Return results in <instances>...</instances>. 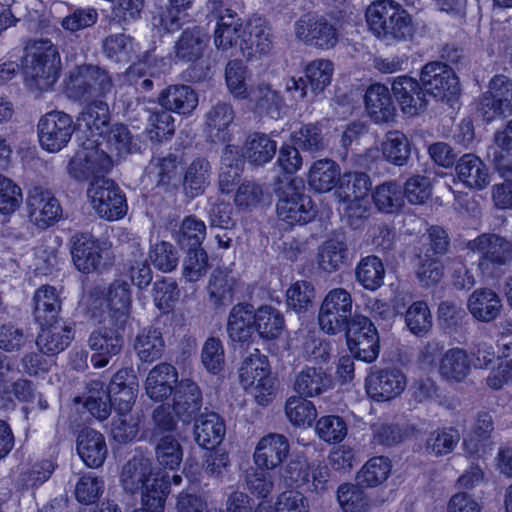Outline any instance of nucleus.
Segmentation results:
<instances>
[{
    "label": "nucleus",
    "instance_id": "obj_1",
    "mask_svg": "<svg viewBox=\"0 0 512 512\" xmlns=\"http://www.w3.org/2000/svg\"><path fill=\"white\" fill-rule=\"evenodd\" d=\"M369 31L386 45L413 39L415 28L412 16L394 0H377L366 9Z\"/></svg>",
    "mask_w": 512,
    "mask_h": 512
},
{
    "label": "nucleus",
    "instance_id": "obj_2",
    "mask_svg": "<svg viewBox=\"0 0 512 512\" xmlns=\"http://www.w3.org/2000/svg\"><path fill=\"white\" fill-rule=\"evenodd\" d=\"M149 458L134 456L122 468L120 482L124 491L141 493L142 505L162 507L169 492V482L159 473H154Z\"/></svg>",
    "mask_w": 512,
    "mask_h": 512
},
{
    "label": "nucleus",
    "instance_id": "obj_3",
    "mask_svg": "<svg viewBox=\"0 0 512 512\" xmlns=\"http://www.w3.org/2000/svg\"><path fill=\"white\" fill-rule=\"evenodd\" d=\"M61 59L50 40L34 41L26 46L24 74L31 90L46 91L57 81Z\"/></svg>",
    "mask_w": 512,
    "mask_h": 512
},
{
    "label": "nucleus",
    "instance_id": "obj_4",
    "mask_svg": "<svg viewBox=\"0 0 512 512\" xmlns=\"http://www.w3.org/2000/svg\"><path fill=\"white\" fill-rule=\"evenodd\" d=\"M71 255L76 268L83 273L102 271L113 265L110 244L90 233H77L71 238Z\"/></svg>",
    "mask_w": 512,
    "mask_h": 512
},
{
    "label": "nucleus",
    "instance_id": "obj_5",
    "mask_svg": "<svg viewBox=\"0 0 512 512\" xmlns=\"http://www.w3.org/2000/svg\"><path fill=\"white\" fill-rule=\"evenodd\" d=\"M114 89L112 78L107 70L92 64L76 66L70 71L67 90L76 99L106 97Z\"/></svg>",
    "mask_w": 512,
    "mask_h": 512
},
{
    "label": "nucleus",
    "instance_id": "obj_6",
    "mask_svg": "<svg viewBox=\"0 0 512 512\" xmlns=\"http://www.w3.org/2000/svg\"><path fill=\"white\" fill-rule=\"evenodd\" d=\"M302 181L293 179L278 189V218L291 225L306 224L314 219L316 210L310 196L303 193Z\"/></svg>",
    "mask_w": 512,
    "mask_h": 512
},
{
    "label": "nucleus",
    "instance_id": "obj_7",
    "mask_svg": "<svg viewBox=\"0 0 512 512\" xmlns=\"http://www.w3.org/2000/svg\"><path fill=\"white\" fill-rule=\"evenodd\" d=\"M239 379L245 389L254 387V396L259 404L265 405L271 400L275 378L270 374L268 358L258 349L243 359Z\"/></svg>",
    "mask_w": 512,
    "mask_h": 512
},
{
    "label": "nucleus",
    "instance_id": "obj_8",
    "mask_svg": "<svg viewBox=\"0 0 512 512\" xmlns=\"http://www.w3.org/2000/svg\"><path fill=\"white\" fill-rule=\"evenodd\" d=\"M467 247L479 254L478 268L483 273L512 264V241L497 233H482Z\"/></svg>",
    "mask_w": 512,
    "mask_h": 512
},
{
    "label": "nucleus",
    "instance_id": "obj_9",
    "mask_svg": "<svg viewBox=\"0 0 512 512\" xmlns=\"http://www.w3.org/2000/svg\"><path fill=\"white\" fill-rule=\"evenodd\" d=\"M352 317V297L343 288H335L325 296L318 315L320 328L327 334L346 331Z\"/></svg>",
    "mask_w": 512,
    "mask_h": 512
},
{
    "label": "nucleus",
    "instance_id": "obj_10",
    "mask_svg": "<svg viewBox=\"0 0 512 512\" xmlns=\"http://www.w3.org/2000/svg\"><path fill=\"white\" fill-rule=\"evenodd\" d=\"M73 118L63 111H50L37 124L39 144L45 151L56 153L67 146L76 129Z\"/></svg>",
    "mask_w": 512,
    "mask_h": 512
},
{
    "label": "nucleus",
    "instance_id": "obj_11",
    "mask_svg": "<svg viewBox=\"0 0 512 512\" xmlns=\"http://www.w3.org/2000/svg\"><path fill=\"white\" fill-rule=\"evenodd\" d=\"M95 212L109 221L122 218L127 212V203L124 193L107 178L92 180L87 190Z\"/></svg>",
    "mask_w": 512,
    "mask_h": 512
},
{
    "label": "nucleus",
    "instance_id": "obj_12",
    "mask_svg": "<svg viewBox=\"0 0 512 512\" xmlns=\"http://www.w3.org/2000/svg\"><path fill=\"white\" fill-rule=\"evenodd\" d=\"M350 351L357 359L374 362L379 355V335L375 325L367 317L355 315L345 331Z\"/></svg>",
    "mask_w": 512,
    "mask_h": 512
},
{
    "label": "nucleus",
    "instance_id": "obj_13",
    "mask_svg": "<svg viewBox=\"0 0 512 512\" xmlns=\"http://www.w3.org/2000/svg\"><path fill=\"white\" fill-rule=\"evenodd\" d=\"M488 91L479 100L478 112L490 122L497 117L512 115V80L504 75H495L489 82Z\"/></svg>",
    "mask_w": 512,
    "mask_h": 512
},
{
    "label": "nucleus",
    "instance_id": "obj_14",
    "mask_svg": "<svg viewBox=\"0 0 512 512\" xmlns=\"http://www.w3.org/2000/svg\"><path fill=\"white\" fill-rule=\"evenodd\" d=\"M407 385L406 375L396 367L374 368L365 381L368 396L377 402L395 399Z\"/></svg>",
    "mask_w": 512,
    "mask_h": 512
},
{
    "label": "nucleus",
    "instance_id": "obj_15",
    "mask_svg": "<svg viewBox=\"0 0 512 512\" xmlns=\"http://www.w3.org/2000/svg\"><path fill=\"white\" fill-rule=\"evenodd\" d=\"M295 36L307 45L332 48L338 42V31L325 17L302 15L294 24Z\"/></svg>",
    "mask_w": 512,
    "mask_h": 512
},
{
    "label": "nucleus",
    "instance_id": "obj_16",
    "mask_svg": "<svg viewBox=\"0 0 512 512\" xmlns=\"http://www.w3.org/2000/svg\"><path fill=\"white\" fill-rule=\"evenodd\" d=\"M421 82L425 92L438 99H450L460 92L454 71L441 62H430L421 71Z\"/></svg>",
    "mask_w": 512,
    "mask_h": 512
},
{
    "label": "nucleus",
    "instance_id": "obj_17",
    "mask_svg": "<svg viewBox=\"0 0 512 512\" xmlns=\"http://www.w3.org/2000/svg\"><path fill=\"white\" fill-rule=\"evenodd\" d=\"M111 168V160L108 155L94 146L83 147L78 150L68 163V174L76 181H87L102 178L101 173Z\"/></svg>",
    "mask_w": 512,
    "mask_h": 512
},
{
    "label": "nucleus",
    "instance_id": "obj_18",
    "mask_svg": "<svg viewBox=\"0 0 512 512\" xmlns=\"http://www.w3.org/2000/svg\"><path fill=\"white\" fill-rule=\"evenodd\" d=\"M26 203L30 220L41 229L48 228L61 217L58 199L41 186H34L28 191Z\"/></svg>",
    "mask_w": 512,
    "mask_h": 512
},
{
    "label": "nucleus",
    "instance_id": "obj_19",
    "mask_svg": "<svg viewBox=\"0 0 512 512\" xmlns=\"http://www.w3.org/2000/svg\"><path fill=\"white\" fill-rule=\"evenodd\" d=\"M172 409L184 424L192 423L202 412L203 393L200 386L189 378H184L174 386Z\"/></svg>",
    "mask_w": 512,
    "mask_h": 512
},
{
    "label": "nucleus",
    "instance_id": "obj_20",
    "mask_svg": "<svg viewBox=\"0 0 512 512\" xmlns=\"http://www.w3.org/2000/svg\"><path fill=\"white\" fill-rule=\"evenodd\" d=\"M236 112L231 103L217 101L205 114V132L210 142L225 143L230 140L229 128L233 124Z\"/></svg>",
    "mask_w": 512,
    "mask_h": 512
},
{
    "label": "nucleus",
    "instance_id": "obj_21",
    "mask_svg": "<svg viewBox=\"0 0 512 512\" xmlns=\"http://www.w3.org/2000/svg\"><path fill=\"white\" fill-rule=\"evenodd\" d=\"M239 46L247 58H252L256 54L269 53L273 47V41L267 21L260 17L250 19L244 27Z\"/></svg>",
    "mask_w": 512,
    "mask_h": 512
},
{
    "label": "nucleus",
    "instance_id": "obj_22",
    "mask_svg": "<svg viewBox=\"0 0 512 512\" xmlns=\"http://www.w3.org/2000/svg\"><path fill=\"white\" fill-rule=\"evenodd\" d=\"M88 345L93 351L97 352V355L91 359L94 366L102 368L108 364L112 356L120 353L124 345V339L119 328L102 327L91 333Z\"/></svg>",
    "mask_w": 512,
    "mask_h": 512
},
{
    "label": "nucleus",
    "instance_id": "obj_23",
    "mask_svg": "<svg viewBox=\"0 0 512 512\" xmlns=\"http://www.w3.org/2000/svg\"><path fill=\"white\" fill-rule=\"evenodd\" d=\"M393 94L402 111L414 116L423 111L427 105L426 94L419 82L408 76H399L392 83Z\"/></svg>",
    "mask_w": 512,
    "mask_h": 512
},
{
    "label": "nucleus",
    "instance_id": "obj_24",
    "mask_svg": "<svg viewBox=\"0 0 512 512\" xmlns=\"http://www.w3.org/2000/svg\"><path fill=\"white\" fill-rule=\"evenodd\" d=\"M289 443L282 434L270 433L262 437L254 452L257 467L270 470L279 466L288 456Z\"/></svg>",
    "mask_w": 512,
    "mask_h": 512
},
{
    "label": "nucleus",
    "instance_id": "obj_25",
    "mask_svg": "<svg viewBox=\"0 0 512 512\" xmlns=\"http://www.w3.org/2000/svg\"><path fill=\"white\" fill-rule=\"evenodd\" d=\"M177 383V369L167 362H162L149 371L145 380V391L150 399L162 402L173 395Z\"/></svg>",
    "mask_w": 512,
    "mask_h": 512
},
{
    "label": "nucleus",
    "instance_id": "obj_26",
    "mask_svg": "<svg viewBox=\"0 0 512 512\" xmlns=\"http://www.w3.org/2000/svg\"><path fill=\"white\" fill-rule=\"evenodd\" d=\"M76 450L85 465L90 468L101 467L108 455L104 435L88 427L78 433Z\"/></svg>",
    "mask_w": 512,
    "mask_h": 512
},
{
    "label": "nucleus",
    "instance_id": "obj_27",
    "mask_svg": "<svg viewBox=\"0 0 512 512\" xmlns=\"http://www.w3.org/2000/svg\"><path fill=\"white\" fill-rule=\"evenodd\" d=\"M158 104L169 112L186 116L198 106V94L189 85H170L160 92Z\"/></svg>",
    "mask_w": 512,
    "mask_h": 512
},
{
    "label": "nucleus",
    "instance_id": "obj_28",
    "mask_svg": "<svg viewBox=\"0 0 512 512\" xmlns=\"http://www.w3.org/2000/svg\"><path fill=\"white\" fill-rule=\"evenodd\" d=\"M193 422L194 437L199 446L210 450L222 442L226 429L223 420L217 413L210 412L205 408L204 412Z\"/></svg>",
    "mask_w": 512,
    "mask_h": 512
},
{
    "label": "nucleus",
    "instance_id": "obj_29",
    "mask_svg": "<svg viewBox=\"0 0 512 512\" xmlns=\"http://www.w3.org/2000/svg\"><path fill=\"white\" fill-rule=\"evenodd\" d=\"M461 183L470 189L482 190L490 184V173L486 164L475 154L467 153L455 165Z\"/></svg>",
    "mask_w": 512,
    "mask_h": 512
},
{
    "label": "nucleus",
    "instance_id": "obj_30",
    "mask_svg": "<svg viewBox=\"0 0 512 512\" xmlns=\"http://www.w3.org/2000/svg\"><path fill=\"white\" fill-rule=\"evenodd\" d=\"M472 359L468 352L459 347L445 351L439 362V374L449 383H461L471 373Z\"/></svg>",
    "mask_w": 512,
    "mask_h": 512
},
{
    "label": "nucleus",
    "instance_id": "obj_31",
    "mask_svg": "<svg viewBox=\"0 0 512 512\" xmlns=\"http://www.w3.org/2000/svg\"><path fill=\"white\" fill-rule=\"evenodd\" d=\"M212 166L207 158L196 157L184 169L182 187L186 197L202 195L211 182Z\"/></svg>",
    "mask_w": 512,
    "mask_h": 512
},
{
    "label": "nucleus",
    "instance_id": "obj_32",
    "mask_svg": "<svg viewBox=\"0 0 512 512\" xmlns=\"http://www.w3.org/2000/svg\"><path fill=\"white\" fill-rule=\"evenodd\" d=\"M44 326L47 327L42 329L36 340L40 351L51 356L64 351L74 337L72 327L65 322L58 321L44 324Z\"/></svg>",
    "mask_w": 512,
    "mask_h": 512
},
{
    "label": "nucleus",
    "instance_id": "obj_33",
    "mask_svg": "<svg viewBox=\"0 0 512 512\" xmlns=\"http://www.w3.org/2000/svg\"><path fill=\"white\" fill-rule=\"evenodd\" d=\"M253 305L249 303H238L230 310L227 321V332L233 342L245 343L251 336L254 329Z\"/></svg>",
    "mask_w": 512,
    "mask_h": 512
},
{
    "label": "nucleus",
    "instance_id": "obj_34",
    "mask_svg": "<svg viewBox=\"0 0 512 512\" xmlns=\"http://www.w3.org/2000/svg\"><path fill=\"white\" fill-rule=\"evenodd\" d=\"M467 308L475 319L488 323L499 316L502 302L493 290L481 288L469 296Z\"/></svg>",
    "mask_w": 512,
    "mask_h": 512
},
{
    "label": "nucleus",
    "instance_id": "obj_35",
    "mask_svg": "<svg viewBox=\"0 0 512 512\" xmlns=\"http://www.w3.org/2000/svg\"><path fill=\"white\" fill-rule=\"evenodd\" d=\"M333 381L321 367H305L295 377L294 389L302 397H315L331 389Z\"/></svg>",
    "mask_w": 512,
    "mask_h": 512
},
{
    "label": "nucleus",
    "instance_id": "obj_36",
    "mask_svg": "<svg viewBox=\"0 0 512 512\" xmlns=\"http://www.w3.org/2000/svg\"><path fill=\"white\" fill-rule=\"evenodd\" d=\"M208 41L209 36L200 27L185 29L175 43V56L183 62H194L202 57Z\"/></svg>",
    "mask_w": 512,
    "mask_h": 512
},
{
    "label": "nucleus",
    "instance_id": "obj_37",
    "mask_svg": "<svg viewBox=\"0 0 512 512\" xmlns=\"http://www.w3.org/2000/svg\"><path fill=\"white\" fill-rule=\"evenodd\" d=\"M252 111L261 116L278 119L284 106L280 92L274 90L269 84H260L250 92Z\"/></svg>",
    "mask_w": 512,
    "mask_h": 512
},
{
    "label": "nucleus",
    "instance_id": "obj_38",
    "mask_svg": "<svg viewBox=\"0 0 512 512\" xmlns=\"http://www.w3.org/2000/svg\"><path fill=\"white\" fill-rule=\"evenodd\" d=\"M244 27L241 19L231 9H225L218 16L214 32V44L218 49L228 50L241 42Z\"/></svg>",
    "mask_w": 512,
    "mask_h": 512
},
{
    "label": "nucleus",
    "instance_id": "obj_39",
    "mask_svg": "<svg viewBox=\"0 0 512 512\" xmlns=\"http://www.w3.org/2000/svg\"><path fill=\"white\" fill-rule=\"evenodd\" d=\"M365 107L376 122H387L393 118L395 108L388 87L383 84L371 85L365 93Z\"/></svg>",
    "mask_w": 512,
    "mask_h": 512
},
{
    "label": "nucleus",
    "instance_id": "obj_40",
    "mask_svg": "<svg viewBox=\"0 0 512 512\" xmlns=\"http://www.w3.org/2000/svg\"><path fill=\"white\" fill-rule=\"evenodd\" d=\"M254 330L264 340L280 337L284 328L283 314L272 305H262L254 313Z\"/></svg>",
    "mask_w": 512,
    "mask_h": 512
},
{
    "label": "nucleus",
    "instance_id": "obj_41",
    "mask_svg": "<svg viewBox=\"0 0 512 512\" xmlns=\"http://www.w3.org/2000/svg\"><path fill=\"white\" fill-rule=\"evenodd\" d=\"M236 279L225 270H215L207 286L209 300L215 309L230 305L234 300Z\"/></svg>",
    "mask_w": 512,
    "mask_h": 512
},
{
    "label": "nucleus",
    "instance_id": "obj_42",
    "mask_svg": "<svg viewBox=\"0 0 512 512\" xmlns=\"http://www.w3.org/2000/svg\"><path fill=\"white\" fill-rule=\"evenodd\" d=\"M276 150V141L267 134L256 132L247 137L242 147V155L249 163L261 166L274 157Z\"/></svg>",
    "mask_w": 512,
    "mask_h": 512
},
{
    "label": "nucleus",
    "instance_id": "obj_43",
    "mask_svg": "<svg viewBox=\"0 0 512 512\" xmlns=\"http://www.w3.org/2000/svg\"><path fill=\"white\" fill-rule=\"evenodd\" d=\"M372 188L370 176L365 172H346L339 178L338 196L344 201H360L368 196Z\"/></svg>",
    "mask_w": 512,
    "mask_h": 512
},
{
    "label": "nucleus",
    "instance_id": "obj_44",
    "mask_svg": "<svg viewBox=\"0 0 512 512\" xmlns=\"http://www.w3.org/2000/svg\"><path fill=\"white\" fill-rule=\"evenodd\" d=\"M151 442L154 444L155 457L161 467L175 470L180 466L183 449L175 436L171 434L158 436L155 433L151 436Z\"/></svg>",
    "mask_w": 512,
    "mask_h": 512
},
{
    "label": "nucleus",
    "instance_id": "obj_45",
    "mask_svg": "<svg viewBox=\"0 0 512 512\" xmlns=\"http://www.w3.org/2000/svg\"><path fill=\"white\" fill-rule=\"evenodd\" d=\"M34 303V316L41 326L57 321V316L61 309V301L56 288L52 286L40 287L35 292Z\"/></svg>",
    "mask_w": 512,
    "mask_h": 512
},
{
    "label": "nucleus",
    "instance_id": "obj_46",
    "mask_svg": "<svg viewBox=\"0 0 512 512\" xmlns=\"http://www.w3.org/2000/svg\"><path fill=\"white\" fill-rule=\"evenodd\" d=\"M162 333L157 328L144 329L135 339L134 349L142 362L151 363L161 358L164 351Z\"/></svg>",
    "mask_w": 512,
    "mask_h": 512
},
{
    "label": "nucleus",
    "instance_id": "obj_47",
    "mask_svg": "<svg viewBox=\"0 0 512 512\" xmlns=\"http://www.w3.org/2000/svg\"><path fill=\"white\" fill-rule=\"evenodd\" d=\"M339 178V166L332 160L321 159L310 168L309 185L318 192H328L339 183Z\"/></svg>",
    "mask_w": 512,
    "mask_h": 512
},
{
    "label": "nucleus",
    "instance_id": "obj_48",
    "mask_svg": "<svg viewBox=\"0 0 512 512\" xmlns=\"http://www.w3.org/2000/svg\"><path fill=\"white\" fill-rule=\"evenodd\" d=\"M347 244L338 238L326 240L318 251V265L320 269L331 273L338 270L347 258Z\"/></svg>",
    "mask_w": 512,
    "mask_h": 512
},
{
    "label": "nucleus",
    "instance_id": "obj_49",
    "mask_svg": "<svg viewBox=\"0 0 512 512\" xmlns=\"http://www.w3.org/2000/svg\"><path fill=\"white\" fill-rule=\"evenodd\" d=\"M110 121L108 104L103 101H94L90 103L78 116L76 126L80 129L84 127L92 135L103 133V129Z\"/></svg>",
    "mask_w": 512,
    "mask_h": 512
},
{
    "label": "nucleus",
    "instance_id": "obj_50",
    "mask_svg": "<svg viewBox=\"0 0 512 512\" xmlns=\"http://www.w3.org/2000/svg\"><path fill=\"white\" fill-rule=\"evenodd\" d=\"M460 441V433L454 427L438 428L429 433L425 449L428 454L441 457L451 453Z\"/></svg>",
    "mask_w": 512,
    "mask_h": 512
},
{
    "label": "nucleus",
    "instance_id": "obj_51",
    "mask_svg": "<svg viewBox=\"0 0 512 512\" xmlns=\"http://www.w3.org/2000/svg\"><path fill=\"white\" fill-rule=\"evenodd\" d=\"M372 196L375 206L384 213L397 212L404 205L402 187L397 182L388 181L378 185Z\"/></svg>",
    "mask_w": 512,
    "mask_h": 512
},
{
    "label": "nucleus",
    "instance_id": "obj_52",
    "mask_svg": "<svg viewBox=\"0 0 512 512\" xmlns=\"http://www.w3.org/2000/svg\"><path fill=\"white\" fill-rule=\"evenodd\" d=\"M355 274L357 281L365 289L373 291L383 284L385 269L381 259L371 255L358 263Z\"/></svg>",
    "mask_w": 512,
    "mask_h": 512
},
{
    "label": "nucleus",
    "instance_id": "obj_53",
    "mask_svg": "<svg viewBox=\"0 0 512 512\" xmlns=\"http://www.w3.org/2000/svg\"><path fill=\"white\" fill-rule=\"evenodd\" d=\"M391 471L390 460L384 456L373 457L358 472L356 480L360 487H375L384 482Z\"/></svg>",
    "mask_w": 512,
    "mask_h": 512
},
{
    "label": "nucleus",
    "instance_id": "obj_54",
    "mask_svg": "<svg viewBox=\"0 0 512 512\" xmlns=\"http://www.w3.org/2000/svg\"><path fill=\"white\" fill-rule=\"evenodd\" d=\"M410 152V143L402 132L387 133L382 144V153L387 161L397 166H404L410 158Z\"/></svg>",
    "mask_w": 512,
    "mask_h": 512
},
{
    "label": "nucleus",
    "instance_id": "obj_55",
    "mask_svg": "<svg viewBox=\"0 0 512 512\" xmlns=\"http://www.w3.org/2000/svg\"><path fill=\"white\" fill-rule=\"evenodd\" d=\"M206 236V225L196 216H186L175 234L176 242L183 249L199 248Z\"/></svg>",
    "mask_w": 512,
    "mask_h": 512
},
{
    "label": "nucleus",
    "instance_id": "obj_56",
    "mask_svg": "<svg viewBox=\"0 0 512 512\" xmlns=\"http://www.w3.org/2000/svg\"><path fill=\"white\" fill-rule=\"evenodd\" d=\"M405 323L409 331L419 337L426 335L432 328V316L424 301L414 302L405 313Z\"/></svg>",
    "mask_w": 512,
    "mask_h": 512
},
{
    "label": "nucleus",
    "instance_id": "obj_57",
    "mask_svg": "<svg viewBox=\"0 0 512 512\" xmlns=\"http://www.w3.org/2000/svg\"><path fill=\"white\" fill-rule=\"evenodd\" d=\"M416 432L413 425L381 423L373 426V440L384 446H394Z\"/></svg>",
    "mask_w": 512,
    "mask_h": 512
},
{
    "label": "nucleus",
    "instance_id": "obj_58",
    "mask_svg": "<svg viewBox=\"0 0 512 512\" xmlns=\"http://www.w3.org/2000/svg\"><path fill=\"white\" fill-rule=\"evenodd\" d=\"M287 306L297 312L307 311L313 304L315 289L308 281H297L292 284L286 292Z\"/></svg>",
    "mask_w": 512,
    "mask_h": 512
},
{
    "label": "nucleus",
    "instance_id": "obj_59",
    "mask_svg": "<svg viewBox=\"0 0 512 512\" xmlns=\"http://www.w3.org/2000/svg\"><path fill=\"white\" fill-rule=\"evenodd\" d=\"M285 412L295 425H311L316 419L317 411L311 401L302 396H292L286 401Z\"/></svg>",
    "mask_w": 512,
    "mask_h": 512
},
{
    "label": "nucleus",
    "instance_id": "obj_60",
    "mask_svg": "<svg viewBox=\"0 0 512 512\" xmlns=\"http://www.w3.org/2000/svg\"><path fill=\"white\" fill-rule=\"evenodd\" d=\"M201 362L211 374L220 373L225 365L224 347L219 338L209 337L201 350Z\"/></svg>",
    "mask_w": 512,
    "mask_h": 512
},
{
    "label": "nucleus",
    "instance_id": "obj_61",
    "mask_svg": "<svg viewBox=\"0 0 512 512\" xmlns=\"http://www.w3.org/2000/svg\"><path fill=\"white\" fill-rule=\"evenodd\" d=\"M305 73L312 92L318 94L330 84L333 64L329 60H315L307 65Z\"/></svg>",
    "mask_w": 512,
    "mask_h": 512
},
{
    "label": "nucleus",
    "instance_id": "obj_62",
    "mask_svg": "<svg viewBox=\"0 0 512 512\" xmlns=\"http://www.w3.org/2000/svg\"><path fill=\"white\" fill-rule=\"evenodd\" d=\"M187 250L183 261V276L189 282H196L207 272L208 256L202 247Z\"/></svg>",
    "mask_w": 512,
    "mask_h": 512
},
{
    "label": "nucleus",
    "instance_id": "obj_63",
    "mask_svg": "<svg viewBox=\"0 0 512 512\" xmlns=\"http://www.w3.org/2000/svg\"><path fill=\"white\" fill-rule=\"evenodd\" d=\"M294 144L302 150L318 152L325 148L321 128L316 124H306L292 135Z\"/></svg>",
    "mask_w": 512,
    "mask_h": 512
},
{
    "label": "nucleus",
    "instance_id": "obj_64",
    "mask_svg": "<svg viewBox=\"0 0 512 512\" xmlns=\"http://www.w3.org/2000/svg\"><path fill=\"white\" fill-rule=\"evenodd\" d=\"M338 501L345 512H365L369 506L363 490L352 484L338 488Z\"/></svg>",
    "mask_w": 512,
    "mask_h": 512
}]
</instances>
